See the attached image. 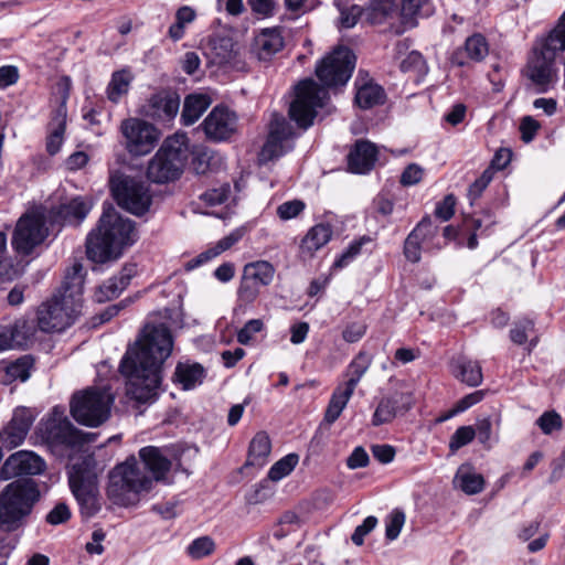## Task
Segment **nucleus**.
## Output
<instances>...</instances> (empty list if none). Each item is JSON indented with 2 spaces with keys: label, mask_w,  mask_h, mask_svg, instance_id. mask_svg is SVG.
<instances>
[{
  "label": "nucleus",
  "mask_w": 565,
  "mask_h": 565,
  "mask_svg": "<svg viewBox=\"0 0 565 565\" xmlns=\"http://www.w3.org/2000/svg\"><path fill=\"white\" fill-rule=\"evenodd\" d=\"M537 426L545 435L562 428V417L555 411L544 412L536 420Z\"/></svg>",
  "instance_id": "obj_49"
},
{
  "label": "nucleus",
  "mask_w": 565,
  "mask_h": 565,
  "mask_svg": "<svg viewBox=\"0 0 565 565\" xmlns=\"http://www.w3.org/2000/svg\"><path fill=\"white\" fill-rule=\"evenodd\" d=\"M210 102L206 96L192 94L185 97L181 113V121L185 126L193 125L206 110Z\"/></svg>",
  "instance_id": "obj_34"
},
{
  "label": "nucleus",
  "mask_w": 565,
  "mask_h": 565,
  "mask_svg": "<svg viewBox=\"0 0 565 565\" xmlns=\"http://www.w3.org/2000/svg\"><path fill=\"white\" fill-rule=\"evenodd\" d=\"M68 483L83 518L95 516L100 508L95 466L90 458H84L72 465L68 471Z\"/></svg>",
  "instance_id": "obj_10"
},
{
  "label": "nucleus",
  "mask_w": 565,
  "mask_h": 565,
  "mask_svg": "<svg viewBox=\"0 0 565 565\" xmlns=\"http://www.w3.org/2000/svg\"><path fill=\"white\" fill-rule=\"evenodd\" d=\"M264 322L260 319H252L247 321L244 327L237 332V341L241 344H248L253 335L263 330Z\"/></svg>",
  "instance_id": "obj_53"
},
{
  "label": "nucleus",
  "mask_w": 565,
  "mask_h": 565,
  "mask_svg": "<svg viewBox=\"0 0 565 565\" xmlns=\"http://www.w3.org/2000/svg\"><path fill=\"white\" fill-rule=\"evenodd\" d=\"M373 457L381 463H390L395 458V448L387 444L373 445L372 448Z\"/></svg>",
  "instance_id": "obj_63"
},
{
  "label": "nucleus",
  "mask_w": 565,
  "mask_h": 565,
  "mask_svg": "<svg viewBox=\"0 0 565 565\" xmlns=\"http://www.w3.org/2000/svg\"><path fill=\"white\" fill-rule=\"evenodd\" d=\"M493 177V173L491 169H487L482 172V174L475 180V182L469 186L468 190V196L470 199L471 204L475 200L480 198L482 192L486 190V188L489 185Z\"/></svg>",
  "instance_id": "obj_52"
},
{
  "label": "nucleus",
  "mask_w": 565,
  "mask_h": 565,
  "mask_svg": "<svg viewBox=\"0 0 565 565\" xmlns=\"http://www.w3.org/2000/svg\"><path fill=\"white\" fill-rule=\"evenodd\" d=\"M452 371L457 379L469 386H478L482 383V371L477 361L459 356L452 362Z\"/></svg>",
  "instance_id": "obj_30"
},
{
  "label": "nucleus",
  "mask_w": 565,
  "mask_h": 565,
  "mask_svg": "<svg viewBox=\"0 0 565 565\" xmlns=\"http://www.w3.org/2000/svg\"><path fill=\"white\" fill-rule=\"evenodd\" d=\"M355 67V55L347 46H338L316 66L320 86L311 78L302 79L295 90V99L289 106V117L301 129H308L317 116V109L324 106L327 87L343 86L351 78Z\"/></svg>",
  "instance_id": "obj_2"
},
{
  "label": "nucleus",
  "mask_w": 565,
  "mask_h": 565,
  "mask_svg": "<svg viewBox=\"0 0 565 565\" xmlns=\"http://www.w3.org/2000/svg\"><path fill=\"white\" fill-rule=\"evenodd\" d=\"M28 433L24 427H19L11 419L8 426L0 433V440L3 446L14 448L23 443Z\"/></svg>",
  "instance_id": "obj_44"
},
{
  "label": "nucleus",
  "mask_w": 565,
  "mask_h": 565,
  "mask_svg": "<svg viewBox=\"0 0 565 565\" xmlns=\"http://www.w3.org/2000/svg\"><path fill=\"white\" fill-rule=\"evenodd\" d=\"M192 166L198 174H204L212 169L215 161L214 152L206 147H196L192 151Z\"/></svg>",
  "instance_id": "obj_42"
},
{
  "label": "nucleus",
  "mask_w": 565,
  "mask_h": 565,
  "mask_svg": "<svg viewBox=\"0 0 565 565\" xmlns=\"http://www.w3.org/2000/svg\"><path fill=\"white\" fill-rule=\"evenodd\" d=\"M39 484L31 478H18L0 492V531L15 532L26 524L40 500Z\"/></svg>",
  "instance_id": "obj_5"
},
{
  "label": "nucleus",
  "mask_w": 565,
  "mask_h": 565,
  "mask_svg": "<svg viewBox=\"0 0 565 565\" xmlns=\"http://www.w3.org/2000/svg\"><path fill=\"white\" fill-rule=\"evenodd\" d=\"M377 525V519L373 515L364 519L363 523L358 525L351 535L352 542L356 546H361L364 543L365 536L371 533Z\"/></svg>",
  "instance_id": "obj_54"
},
{
  "label": "nucleus",
  "mask_w": 565,
  "mask_h": 565,
  "mask_svg": "<svg viewBox=\"0 0 565 565\" xmlns=\"http://www.w3.org/2000/svg\"><path fill=\"white\" fill-rule=\"evenodd\" d=\"M276 268L268 260H254L244 265L236 290L234 313H245L258 299L260 289L268 287L275 278Z\"/></svg>",
  "instance_id": "obj_12"
},
{
  "label": "nucleus",
  "mask_w": 565,
  "mask_h": 565,
  "mask_svg": "<svg viewBox=\"0 0 565 565\" xmlns=\"http://www.w3.org/2000/svg\"><path fill=\"white\" fill-rule=\"evenodd\" d=\"M71 518V510L67 504L57 503L46 515V522L52 525L65 523Z\"/></svg>",
  "instance_id": "obj_59"
},
{
  "label": "nucleus",
  "mask_w": 565,
  "mask_h": 565,
  "mask_svg": "<svg viewBox=\"0 0 565 565\" xmlns=\"http://www.w3.org/2000/svg\"><path fill=\"white\" fill-rule=\"evenodd\" d=\"M68 94L65 93L61 104L53 111L50 122L47 124V136L45 142L46 152L55 156L62 148L64 135L66 131L67 108L66 100Z\"/></svg>",
  "instance_id": "obj_21"
},
{
  "label": "nucleus",
  "mask_w": 565,
  "mask_h": 565,
  "mask_svg": "<svg viewBox=\"0 0 565 565\" xmlns=\"http://www.w3.org/2000/svg\"><path fill=\"white\" fill-rule=\"evenodd\" d=\"M137 274L135 264L125 265L118 275L106 280L95 294L97 302H106L117 298L130 284L131 278Z\"/></svg>",
  "instance_id": "obj_26"
},
{
  "label": "nucleus",
  "mask_w": 565,
  "mask_h": 565,
  "mask_svg": "<svg viewBox=\"0 0 565 565\" xmlns=\"http://www.w3.org/2000/svg\"><path fill=\"white\" fill-rule=\"evenodd\" d=\"M114 398L98 388H86L73 395L70 409L73 418L81 425L98 427L110 416Z\"/></svg>",
  "instance_id": "obj_13"
},
{
  "label": "nucleus",
  "mask_w": 565,
  "mask_h": 565,
  "mask_svg": "<svg viewBox=\"0 0 565 565\" xmlns=\"http://www.w3.org/2000/svg\"><path fill=\"white\" fill-rule=\"evenodd\" d=\"M271 443L265 431H258L252 439L248 448L246 466L263 467L270 454Z\"/></svg>",
  "instance_id": "obj_33"
},
{
  "label": "nucleus",
  "mask_w": 565,
  "mask_h": 565,
  "mask_svg": "<svg viewBox=\"0 0 565 565\" xmlns=\"http://www.w3.org/2000/svg\"><path fill=\"white\" fill-rule=\"evenodd\" d=\"M40 435L51 451L60 457H71L82 451L85 445L94 443L97 437L95 433H84L76 428L58 407H54L50 418L42 424Z\"/></svg>",
  "instance_id": "obj_7"
},
{
  "label": "nucleus",
  "mask_w": 565,
  "mask_h": 565,
  "mask_svg": "<svg viewBox=\"0 0 565 565\" xmlns=\"http://www.w3.org/2000/svg\"><path fill=\"white\" fill-rule=\"evenodd\" d=\"M179 107V96L163 90L149 98L146 114L158 121L169 122L177 116Z\"/></svg>",
  "instance_id": "obj_22"
},
{
  "label": "nucleus",
  "mask_w": 565,
  "mask_h": 565,
  "mask_svg": "<svg viewBox=\"0 0 565 565\" xmlns=\"http://www.w3.org/2000/svg\"><path fill=\"white\" fill-rule=\"evenodd\" d=\"M206 376L202 364L196 362H179L173 374V382L182 390L190 391L201 385Z\"/></svg>",
  "instance_id": "obj_28"
},
{
  "label": "nucleus",
  "mask_w": 565,
  "mask_h": 565,
  "mask_svg": "<svg viewBox=\"0 0 565 565\" xmlns=\"http://www.w3.org/2000/svg\"><path fill=\"white\" fill-rule=\"evenodd\" d=\"M109 185L115 201L121 209L136 216H142L149 212L152 193L146 181L116 172L111 174Z\"/></svg>",
  "instance_id": "obj_11"
},
{
  "label": "nucleus",
  "mask_w": 565,
  "mask_h": 565,
  "mask_svg": "<svg viewBox=\"0 0 565 565\" xmlns=\"http://www.w3.org/2000/svg\"><path fill=\"white\" fill-rule=\"evenodd\" d=\"M172 348V334L167 326L147 324L143 328L119 365L120 373L126 377V393L131 399L140 404L157 399L162 380L161 367Z\"/></svg>",
  "instance_id": "obj_1"
},
{
  "label": "nucleus",
  "mask_w": 565,
  "mask_h": 565,
  "mask_svg": "<svg viewBox=\"0 0 565 565\" xmlns=\"http://www.w3.org/2000/svg\"><path fill=\"white\" fill-rule=\"evenodd\" d=\"M369 462L370 457L362 446L355 447L347 459V466L352 470L358 468H364L369 465Z\"/></svg>",
  "instance_id": "obj_62"
},
{
  "label": "nucleus",
  "mask_w": 565,
  "mask_h": 565,
  "mask_svg": "<svg viewBox=\"0 0 565 565\" xmlns=\"http://www.w3.org/2000/svg\"><path fill=\"white\" fill-rule=\"evenodd\" d=\"M92 206L82 196H76L67 203L51 211V221L61 225H79L88 215Z\"/></svg>",
  "instance_id": "obj_23"
},
{
  "label": "nucleus",
  "mask_w": 565,
  "mask_h": 565,
  "mask_svg": "<svg viewBox=\"0 0 565 565\" xmlns=\"http://www.w3.org/2000/svg\"><path fill=\"white\" fill-rule=\"evenodd\" d=\"M84 267L74 263L65 273L57 294L38 310V327L44 332H62L71 327L83 307Z\"/></svg>",
  "instance_id": "obj_3"
},
{
  "label": "nucleus",
  "mask_w": 565,
  "mask_h": 565,
  "mask_svg": "<svg viewBox=\"0 0 565 565\" xmlns=\"http://www.w3.org/2000/svg\"><path fill=\"white\" fill-rule=\"evenodd\" d=\"M460 489L467 494H477L483 490L484 479L479 473L466 472L457 475Z\"/></svg>",
  "instance_id": "obj_46"
},
{
  "label": "nucleus",
  "mask_w": 565,
  "mask_h": 565,
  "mask_svg": "<svg viewBox=\"0 0 565 565\" xmlns=\"http://www.w3.org/2000/svg\"><path fill=\"white\" fill-rule=\"evenodd\" d=\"M151 486L152 479L132 456L110 471L107 494L114 503L127 507L135 504L139 494L150 490Z\"/></svg>",
  "instance_id": "obj_9"
},
{
  "label": "nucleus",
  "mask_w": 565,
  "mask_h": 565,
  "mask_svg": "<svg viewBox=\"0 0 565 565\" xmlns=\"http://www.w3.org/2000/svg\"><path fill=\"white\" fill-rule=\"evenodd\" d=\"M189 138L177 132L168 137L147 167L148 179L158 184L178 180L189 158Z\"/></svg>",
  "instance_id": "obj_8"
},
{
  "label": "nucleus",
  "mask_w": 565,
  "mask_h": 565,
  "mask_svg": "<svg viewBox=\"0 0 565 565\" xmlns=\"http://www.w3.org/2000/svg\"><path fill=\"white\" fill-rule=\"evenodd\" d=\"M476 437V430L472 426H460L451 435L449 440V449L455 454L461 447L470 444Z\"/></svg>",
  "instance_id": "obj_48"
},
{
  "label": "nucleus",
  "mask_w": 565,
  "mask_h": 565,
  "mask_svg": "<svg viewBox=\"0 0 565 565\" xmlns=\"http://www.w3.org/2000/svg\"><path fill=\"white\" fill-rule=\"evenodd\" d=\"M9 329L12 334L14 348L26 347L36 332L34 321L24 318L15 320L13 324L9 326Z\"/></svg>",
  "instance_id": "obj_38"
},
{
  "label": "nucleus",
  "mask_w": 565,
  "mask_h": 565,
  "mask_svg": "<svg viewBox=\"0 0 565 565\" xmlns=\"http://www.w3.org/2000/svg\"><path fill=\"white\" fill-rule=\"evenodd\" d=\"M285 40L280 28H266L254 38L250 52L258 61H270L284 49Z\"/></svg>",
  "instance_id": "obj_20"
},
{
  "label": "nucleus",
  "mask_w": 565,
  "mask_h": 565,
  "mask_svg": "<svg viewBox=\"0 0 565 565\" xmlns=\"http://www.w3.org/2000/svg\"><path fill=\"white\" fill-rule=\"evenodd\" d=\"M33 362L34 361L31 356L24 355L7 364V366L4 367L7 377L4 383H11L18 380L21 382H25L31 375Z\"/></svg>",
  "instance_id": "obj_39"
},
{
  "label": "nucleus",
  "mask_w": 565,
  "mask_h": 565,
  "mask_svg": "<svg viewBox=\"0 0 565 565\" xmlns=\"http://www.w3.org/2000/svg\"><path fill=\"white\" fill-rule=\"evenodd\" d=\"M120 131L125 139L126 150L136 157L151 152L160 139L159 130L152 124L140 118L122 120Z\"/></svg>",
  "instance_id": "obj_14"
},
{
  "label": "nucleus",
  "mask_w": 565,
  "mask_h": 565,
  "mask_svg": "<svg viewBox=\"0 0 565 565\" xmlns=\"http://www.w3.org/2000/svg\"><path fill=\"white\" fill-rule=\"evenodd\" d=\"M132 76L129 71H116L111 75V79L107 86V97L111 103H118L120 98L129 90Z\"/></svg>",
  "instance_id": "obj_37"
},
{
  "label": "nucleus",
  "mask_w": 565,
  "mask_h": 565,
  "mask_svg": "<svg viewBox=\"0 0 565 565\" xmlns=\"http://www.w3.org/2000/svg\"><path fill=\"white\" fill-rule=\"evenodd\" d=\"M561 52H565V13L548 35L536 43L527 61L525 75L539 93L547 92L556 78L555 60Z\"/></svg>",
  "instance_id": "obj_6"
},
{
  "label": "nucleus",
  "mask_w": 565,
  "mask_h": 565,
  "mask_svg": "<svg viewBox=\"0 0 565 565\" xmlns=\"http://www.w3.org/2000/svg\"><path fill=\"white\" fill-rule=\"evenodd\" d=\"M46 463L38 454L20 450L10 455L0 469V479L10 480L23 476H36L45 471Z\"/></svg>",
  "instance_id": "obj_17"
},
{
  "label": "nucleus",
  "mask_w": 565,
  "mask_h": 565,
  "mask_svg": "<svg viewBox=\"0 0 565 565\" xmlns=\"http://www.w3.org/2000/svg\"><path fill=\"white\" fill-rule=\"evenodd\" d=\"M305 203L300 200L288 201L277 207V215L287 221L298 216L305 210Z\"/></svg>",
  "instance_id": "obj_56"
},
{
  "label": "nucleus",
  "mask_w": 565,
  "mask_h": 565,
  "mask_svg": "<svg viewBox=\"0 0 565 565\" xmlns=\"http://www.w3.org/2000/svg\"><path fill=\"white\" fill-rule=\"evenodd\" d=\"M377 159L376 147L367 140H359L348 154V168L352 173H367Z\"/></svg>",
  "instance_id": "obj_25"
},
{
  "label": "nucleus",
  "mask_w": 565,
  "mask_h": 565,
  "mask_svg": "<svg viewBox=\"0 0 565 565\" xmlns=\"http://www.w3.org/2000/svg\"><path fill=\"white\" fill-rule=\"evenodd\" d=\"M231 193L228 183L222 184L220 188L204 192L200 198L207 205L214 206L223 204L227 201Z\"/></svg>",
  "instance_id": "obj_50"
},
{
  "label": "nucleus",
  "mask_w": 565,
  "mask_h": 565,
  "mask_svg": "<svg viewBox=\"0 0 565 565\" xmlns=\"http://www.w3.org/2000/svg\"><path fill=\"white\" fill-rule=\"evenodd\" d=\"M250 10L263 18L273 17L277 10V0H248Z\"/></svg>",
  "instance_id": "obj_57"
},
{
  "label": "nucleus",
  "mask_w": 565,
  "mask_h": 565,
  "mask_svg": "<svg viewBox=\"0 0 565 565\" xmlns=\"http://www.w3.org/2000/svg\"><path fill=\"white\" fill-rule=\"evenodd\" d=\"M411 233H416V239L426 245L437 235V226L433 224L429 216H425Z\"/></svg>",
  "instance_id": "obj_51"
},
{
  "label": "nucleus",
  "mask_w": 565,
  "mask_h": 565,
  "mask_svg": "<svg viewBox=\"0 0 565 565\" xmlns=\"http://www.w3.org/2000/svg\"><path fill=\"white\" fill-rule=\"evenodd\" d=\"M386 100L384 88L373 82L364 83L359 86L355 93L354 102L361 109H371L383 105Z\"/></svg>",
  "instance_id": "obj_31"
},
{
  "label": "nucleus",
  "mask_w": 565,
  "mask_h": 565,
  "mask_svg": "<svg viewBox=\"0 0 565 565\" xmlns=\"http://www.w3.org/2000/svg\"><path fill=\"white\" fill-rule=\"evenodd\" d=\"M489 53V44L487 39L480 34L475 33L467 38L462 47H458L451 54V64L457 66H466L470 62H481Z\"/></svg>",
  "instance_id": "obj_24"
},
{
  "label": "nucleus",
  "mask_w": 565,
  "mask_h": 565,
  "mask_svg": "<svg viewBox=\"0 0 565 565\" xmlns=\"http://www.w3.org/2000/svg\"><path fill=\"white\" fill-rule=\"evenodd\" d=\"M47 236L45 221L40 214H24L17 222L12 234L13 249L23 256L30 255Z\"/></svg>",
  "instance_id": "obj_15"
},
{
  "label": "nucleus",
  "mask_w": 565,
  "mask_h": 565,
  "mask_svg": "<svg viewBox=\"0 0 565 565\" xmlns=\"http://www.w3.org/2000/svg\"><path fill=\"white\" fill-rule=\"evenodd\" d=\"M456 199L454 194H448L436 205L435 215L441 221L450 220L455 213Z\"/></svg>",
  "instance_id": "obj_60"
},
{
  "label": "nucleus",
  "mask_w": 565,
  "mask_h": 565,
  "mask_svg": "<svg viewBox=\"0 0 565 565\" xmlns=\"http://www.w3.org/2000/svg\"><path fill=\"white\" fill-rule=\"evenodd\" d=\"M130 303L129 299L120 300L118 303H114L105 308L100 313H98L94 319L98 320V322H95L96 324H103L105 322H108L114 317H116L122 309H125Z\"/></svg>",
  "instance_id": "obj_61"
},
{
  "label": "nucleus",
  "mask_w": 565,
  "mask_h": 565,
  "mask_svg": "<svg viewBox=\"0 0 565 565\" xmlns=\"http://www.w3.org/2000/svg\"><path fill=\"white\" fill-rule=\"evenodd\" d=\"M141 469L151 473V479L163 480L171 469V461L163 455L162 450L154 446H147L139 450Z\"/></svg>",
  "instance_id": "obj_27"
},
{
  "label": "nucleus",
  "mask_w": 565,
  "mask_h": 565,
  "mask_svg": "<svg viewBox=\"0 0 565 565\" xmlns=\"http://www.w3.org/2000/svg\"><path fill=\"white\" fill-rule=\"evenodd\" d=\"M416 233H409L404 243V255L407 260L418 263L420 260V252L423 244L416 239Z\"/></svg>",
  "instance_id": "obj_55"
},
{
  "label": "nucleus",
  "mask_w": 565,
  "mask_h": 565,
  "mask_svg": "<svg viewBox=\"0 0 565 565\" xmlns=\"http://www.w3.org/2000/svg\"><path fill=\"white\" fill-rule=\"evenodd\" d=\"M370 365L371 359L367 354L360 353L356 355L349 364L348 374L350 375V379L343 385L354 392L358 383L365 374Z\"/></svg>",
  "instance_id": "obj_40"
},
{
  "label": "nucleus",
  "mask_w": 565,
  "mask_h": 565,
  "mask_svg": "<svg viewBox=\"0 0 565 565\" xmlns=\"http://www.w3.org/2000/svg\"><path fill=\"white\" fill-rule=\"evenodd\" d=\"M299 461V456L297 454H288L277 462H275L269 471L268 479L271 481H279L282 478L290 475V472L296 468Z\"/></svg>",
  "instance_id": "obj_41"
},
{
  "label": "nucleus",
  "mask_w": 565,
  "mask_h": 565,
  "mask_svg": "<svg viewBox=\"0 0 565 565\" xmlns=\"http://www.w3.org/2000/svg\"><path fill=\"white\" fill-rule=\"evenodd\" d=\"M535 323L530 318H521L513 322L510 330V340L518 344L523 345L529 340V333L534 331Z\"/></svg>",
  "instance_id": "obj_43"
},
{
  "label": "nucleus",
  "mask_w": 565,
  "mask_h": 565,
  "mask_svg": "<svg viewBox=\"0 0 565 565\" xmlns=\"http://www.w3.org/2000/svg\"><path fill=\"white\" fill-rule=\"evenodd\" d=\"M405 513L399 509H394L385 520V537L388 541H394L398 537L404 524Z\"/></svg>",
  "instance_id": "obj_45"
},
{
  "label": "nucleus",
  "mask_w": 565,
  "mask_h": 565,
  "mask_svg": "<svg viewBox=\"0 0 565 565\" xmlns=\"http://www.w3.org/2000/svg\"><path fill=\"white\" fill-rule=\"evenodd\" d=\"M201 126L207 139L225 141L236 132L237 116L226 107L216 106Z\"/></svg>",
  "instance_id": "obj_18"
},
{
  "label": "nucleus",
  "mask_w": 565,
  "mask_h": 565,
  "mask_svg": "<svg viewBox=\"0 0 565 565\" xmlns=\"http://www.w3.org/2000/svg\"><path fill=\"white\" fill-rule=\"evenodd\" d=\"M353 393V391L344 385H339L333 391L324 413V422L327 424L331 425L340 417Z\"/></svg>",
  "instance_id": "obj_35"
},
{
  "label": "nucleus",
  "mask_w": 565,
  "mask_h": 565,
  "mask_svg": "<svg viewBox=\"0 0 565 565\" xmlns=\"http://www.w3.org/2000/svg\"><path fill=\"white\" fill-rule=\"evenodd\" d=\"M414 404V398L409 392H394L390 396L383 397L372 417L373 426H381L391 423L397 415L408 412Z\"/></svg>",
  "instance_id": "obj_19"
},
{
  "label": "nucleus",
  "mask_w": 565,
  "mask_h": 565,
  "mask_svg": "<svg viewBox=\"0 0 565 565\" xmlns=\"http://www.w3.org/2000/svg\"><path fill=\"white\" fill-rule=\"evenodd\" d=\"M366 332V326L362 322H352L342 331V338L349 343L358 342Z\"/></svg>",
  "instance_id": "obj_64"
},
{
  "label": "nucleus",
  "mask_w": 565,
  "mask_h": 565,
  "mask_svg": "<svg viewBox=\"0 0 565 565\" xmlns=\"http://www.w3.org/2000/svg\"><path fill=\"white\" fill-rule=\"evenodd\" d=\"M332 236V228L329 224H317L312 226L301 239L300 253L305 257H312L317 250L323 247Z\"/></svg>",
  "instance_id": "obj_29"
},
{
  "label": "nucleus",
  "mask_w": 565,
  "mask_h": 565,
  "mask_svg": "<svg viewBox=\"0 0 565 565\" xmlns=\"http://www.w3.org/2000/svg\"><path fill=\"white\" fill-rule=\"evenodd\" d=\"M196 19V12L189 6L180 7L175 12V21L169 26L168 36L178 42L183 39L185 29Z\"/></svg>",
  "instance_id": "obj_36"
},
{
  "label": "nucleus",
  "mask_w": 565,
  "mask_h": 565,
  "mask_svg": "<svg viewBox=\"0 0 565 565\" xmlns=\"http://www.w3.org/2000/svg\"><path fill=\"white\" fill-rule=\"evenodd\" d=\"M295 138L292 126L281 115L275 114L269 124L267 140L260 151L262 161H271L291 149L289 141Z\"/></svg>",
  "instance_id": "obj_16"
},
{
  "label": "nucleus",
  "mask_w": 565,
  "mask_h": 565,
  "mask_svg": "<svg viewBox=\"0 0 565 565\" xmlns=\"http://www.w3.org/2000/svg\"><path fill=\"white\" fill-rule=\"evenodd\" d=\"M135 223L122 217L113 206L104 207L98 225L86 239L87 258L104 264L117 259L122 248L135 242Z\"/></svg>",
  "instance_id": "obj_4"
},
{
  "label": "nucleus",
  "mask_w": 565,
  "mask_h": 565,
  "mask_svg": "<svg viewBox=\"0 0 565 565\" xmlns=\"http://www.w3.org/2000/svg\"><path fill=\"white\" fill-rule=\"evenodd\" d=\"M424 170L416 163L408 164L401 175V184L404 186H412L419 183L423 179Z\"/></svg>",
  "instance_id": "obj_58"
},
{
  "label": "nucleus",
  "mask_w": 565,
  "mask_h": 565,
  "mask_svg": "<svg viewBox=\"0 0 565 565\" xmlns=\"http://www.w3.org/2000/svg\"><path fill=\"white\" fill-rule=\"evenodd\" d=\"M214 550L215 543L210 536L198 537L188 546V553L194 559L209 556Z\"/></svg>",
  "instance_id": "obj_47"
},
{
  "label": "nucleus",
  "mask_w": 565,
  "mask_h": 565,
  "mask_svg": "<svg viewBox=\"0 0 565 565\" xmlns=\"http://www.w3.org/2000/svg\"><path fill=\"white\" fill-rule=\"evenodd\" d=\"M209 56L213 64L224 65L234 57V42L230 36H213L209 41Z\"/></svg>",
  "instance_id": "obj_32"
}]
</instances>
